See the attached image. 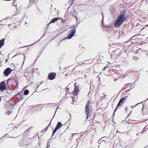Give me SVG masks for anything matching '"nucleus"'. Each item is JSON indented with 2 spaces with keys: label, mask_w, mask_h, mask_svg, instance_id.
I'll return each mask as SVG.
<instances>
[{
  "label": "nucleus",
  "mask_w": 148,
  "mask_h": 148,
  "mask_svg": "<svg viewBox=\"0 0 148 148\" xmlns=\"http://www.w3.org/2000/svg\"><path fill=\"white\" fill-rule=\"evenodd\" d=\"M85 112L87 114L86 119L88 117H90L92 112V106L90 101H88L85 107Z\"/></svg>",
  "instance_id": "f257e3e1"
},
{
  "label": "nucleus",
  "mask_w": 148,
  "mask_h": 148,
  "mask_svg": "<svg viewBox=\"0 0 148 148\" xmlns=\"http://www.w3.org/2000/svg\"><path fill=\"white\" fill-rule=\"evenodd\" d=\"M125 18L124 17V15H119L115 23L114 26L116 27L120 26L122 23L125 21Z\"/></svg>",
  "instance_id": "f03ea898"
},
{
  "label": "nucleus",
  "mask_w": 148,
  "mask_h": 148,
  "mask_svg": "<svg viewBox=\"0 0 148 148\" xmlns=\"http://www.w3.org/2000/svg\"><path fill=\"white\" fill-rule=\"evenodd\" d=\"M127 97H124L121 98L120 99L116 107V108H115V109L114 110V113L113 114V116L114 115L115 112L117 110L118 107H119V106H121V107L122 106V105H121V104H122L124 103V101L126 100V98Z\"/></svg>",
  "instance_id": "7ed1b4c3"
},
{
  "label": "nucleus",
  "mask_w": 148,
  "mask_h": 148,
  "mask_svg": "<svg viewBox=\"0 0 148 148\" xmlns=\"http://www.w3.org/2000/svg\"><path fill=\"white\" fill-rule=\"evenodd\" d=\"M77 27V25L72 26L73 29L71 31L70 34L68 35L67 37V38L69 39H71L73 36L76 32V28Z\"/></svg>",
  "instance_id": "20e7f679"
},
{
  "label": "nucleus",
  "mask_w": 148,
  "mask_h": 148,
  "mask_svg": "<svg viewBox=\"0 0 148 148\" xmlns=\"http://www.w3.org/2000/svg\"><path fill=\"white\" fill-rule=\"evenodd\" d=\"M18 82L17 77H12L9 78L7 81V82H8L11 83H14L15 82Z\"/></svg>",
  "instance_id": "39448f33"
},
{
  "label": "nucleus",
  "mask_w": 148,
  "mask_h": 148,
  "mask_svg": "<svg viewBox=\"0 0 148 148\" xmlns=\"http://www.w3.org/2000/svg\"><path fill=\"white\" fill-rule=\"evenodd\" d=\"M6 86L5 82H1L0 83V90L3 91L6 90Z\"/></svg>",
  "instance_id": "423d86ee"
},
{
  "label": "nucleus",
  "mask_w": 148,
  "mask_h": 148,
  "mask_svg": "<svg viewBox=\"0 0 148 148\" xmlns=\"http://www.w3.org/2000/svg\"><path fill=\"white\" fill-rule=\"evenodd\" d=\"M12 71V69L10 68H8L4 70L3 73L5 76H7Z\"/></svg>",
  "instance_id": "0eeeda50"
},
{
  "label": "nucleus",
  "mask_w": 148,
  "mask_h": 148,
  "mask_svg": "<svg viewBox=\"0 0 148 148\" xmlns=\"http://www.w3.org/2000/svg\"><path fill=\"white\" fill-rule=\"evenodd\" d=\"M56 73H50L48 75V79L50 80L53 79L56 76Z\"/></svg>",
  "instance_id": "6e6552de"
},
{
  "label": "nucleus",
  "mask_w": 148,
  "mask_h": 148,
  "mask_svg": "<svg viewBox=\"0 0 148 148\" xmlns=\"http://www.w3.org/2000/svg\"><path fill=\"white\" fill-rule=\"evenodd\" d=\"M141 109L142 111V114L143 115H145L148 113V108H143V106Z\"/></svg>",
  "instance_id": "1a4fd4ad"
},
{
  "label": "nucleus",
  "mask_w": 148,
  "mask_h": 148,
  "mask_svg": "<svg viewBox=\"0 0 148 148\" xmlns=\"http://www.w3.org/2000/svg\"><path fill=\"white\" fill-rule=\"evenodd\" d=\"M79 89L78 87L77 86H75L74 90L73 93L74 95H77V93L79 92Z\"/></svg>",
  "instance_id": "9d476101"
},
{
  "label": "nucleus",
  "mask_w": 148,
  "mask_h": 148,
  "mask_svg": "<svg viewBox=\"0 0 148 148\" xmlns=\"http://www.w3.org/2000/svg\"><path fill=\"white\" fill-rule=\"evenodd\" d=\"M18 143L19 146L22 147L26 145V144L25 143L24 141L23 140H20Z\"/></svg>",
  "instance_id": "9b49d317"
},
{
  "label": "nucleus",
  "mask_w": 148,
  "mask_h": 148,
  "mask_svg": "<svg viewBox=\"0 0 148 148\" xmlns=\"http://www.w3.org/2000/svg\"><path fill=\"white\" fill-rule=\"evenodd\" d=\"M5 39L2 38L0 40V48L4 45Z\"/></svg>",
  "instance_id": "f8f14e48"
},
{
  "label": "nucleus",
  "mask_w": 148,
  "mask_h": 148,
  "mask_svg": "<svg viewBox=\"0 0 148 148\" xmlns=\"http://www.w3.org/2000/svg\"><path fill=\"white\" fill-rule=\"evenodd\" d=\"M62 125V124L60 122H58L56 127L58 129L60 128Z\"/></svg>",
  "instance_id": "ddd939ff"
},
{
  "label": "nucleus",
  "mask_w": 148,
  "mask_h": 148,
  "mask_svg": "<svg viewBox=\"0 0 148 148\" xmlns=\"http://www.w3.org/2000/svg\"><path fill=\"white\" fill-rule=\"evenodd\" d=\"M58 20V18H54L53 19H52L51 21H50V23H49V25L51 23H54L55 22L57 21Z\"/></svg>",
  "instance_id": "4468645a"
},
{
  "label": "nucleus",
  "mask_w": 148,
  "mask_h": 148,
  "mask_svg": "<svg viewBox=\"0 0 148 148\" xmlns=\"http://www.w3.org/2000/svg\"><path fill=\"white\" fill-rule=\"evenodd\" d=\"M139 104H140V106H144V104L143 103H138L137 104H136L135 106H131V108H134L137 105H139Z\"/></svg>",
  "instance_id": "2eb2a0df"
},
{
  "label": "nucleus",
  "mask_w": 148,
  "mask_h": 148,
  "mask_svg": "<svg viewBox=\"0 0 148 148\" xmlns=\"http://www.w3.org/2000/svg\"><path fill=\"white\" fill-rule=\"evenodd\" d=\"M29 90H28L26 89L24 91V95H27L29 93Z\"/></svg>",
  "instance_id": "dca6fc26"
},
{
  "label": "nucleus",
  "mask_w": 148,
  "mask_h": 148,
  "mask_svg": "<svg viewBox=\"0 0 148 148\" xmlns=\"http://www.w3.org/2000/svg\"><path fill=\"white\" fill-rule=\"evenodd\" d=\"M58 130L57 128L56 127L54 130H53V134L52 135L51 137L53 136V135L55 134V133Z\"/></svg>",
  "instance_id": "f3484780"
},
{
  "label": "nucleus",
  "mask_w": 148,
  "mask_h": 148,
  "mask_svg": "<svg viewBox=\"0 0 148 148\" xmlns=\"http://www.w3.org/2000/svg\"><path fill=\"white\" fill-rule=\"evenodd\" d=\"M133 59L135 60H138V58L136 56H134L133 57Z\"/></svg>",
  "instance_id": "a211bd4d"
},
{
  "label": "nucleus",
  "mask_w": 148,
  "mask_h": 148,
  "mask_svg": "<svg viewBox=\"0 0 148 148\" xmlns=\"http://www.w3.org/2000/svg\"><path fill=\"white\" fill-rule=\"evenodd\" d=\"M51 121L50 122V123L49 124V125L47 127H46L44 130H42V131H43L44 130H45L44 131H46V130H47L48 127L51 124Z\"/></svg>",
  "instance_id": "6ab92c4d"
},
{
  "label": "nucleus",
  "mask_w": 148,
  "mask_h": 148,
  "mask_svg": "<svg viewBox=\"0 0 148 148\" xmlns=\"http://www.w3.org/2000/svg\"><path fill=\"white\" fill-rule=\"evenodd\" d=\"M110 67V66H109L108 65H107L106 66L104 67V68H103V70H105L106 69V68H109Z\"/></svg>",
  "instance_id": "aec40b11"
},
{
  "label": "nucleus",
  "mask_w": 148,
  "mask_h": 148,
  "mask_svg": "<svg viewBox=\"0 0 148 148\" xmlns=\"http://www.w3.org/2000/svg\"><path fill=\"white\" fill-rule=\"evenodd\" d=\"M16 85L15 86V88H17L18 87V82H16Z\"/></svg>",
  "instance_id": "412c9836"
},
{
  "label": "nucleus",
  "mask_w": 148,
  "mask_h": 148,
  "mask_svg": "<svg viewBox=\"0 0 148 148\" xmlns=\"http://www.w3.org/2000/svg\"><path fill=\"white\" fill-rule=\"evenodd\" d=\"M49 143L48 142L46 146V148H48L49 147Z\"/></svg>",
  "instance_id": "4be33fe9"
},
{
  "label": "nucleus",
  "mask_w": 148,
  "mask_h": 148,
  "mask_svg": "<svg viewBox=\"0 0 148 148\" xmlns=\"http://www.w3.org/2000/svg\"><path fill=\"white\" fill-rule=\"evenodd\" d=\"M130 84V83L127 84H125V85L124 88V89H125L126 88V86L127 85H128V84Z\"/></svg>",
  "instance_id": "5701e85b"
},
{
  "label": "nucleus",
  "mask_w": 148,
  "mask_h": 148,
  "mask_svg": "<svg viewBox=\"0 0 148 148\" xmlns=\"http://www.w3.org/2000/svg\"><path fill=\"white\" fill-rule=\"evenodd\" d=\"M12 6H15L16 5H15V4H14V2L12 3Z\"/></svg>",
  "instance_id": "b1692460"
},
{
  "label": "nucleus",
  "mask_w": 148,
  "mask_h": 148,
  "mask_svg": "<svg viewBox=\"0 0 148 148\" xmlns=\"http://www.w3.org/2000/svg\"><path fill=\"white\" fill-rule=\"evenodd\" d=\"M145 55H146L147 56H148V53L147 52L145 53Z\"/></svg>",
  "instance_id": "393cba45"
},
{
  "label": "nucleus",
  "mask_w": 148,
  "mask_h": 148,
  "mask_svg": "<svg viewBox=\"0 0 148 148\" xmlns=\"http://www.w3.org/2000/svg\"><path fill=\"white\" fill-rule=\"evenodd\" d=\"M130 89H129V90H125V92H128V91L130 90Z\"/></svg>",
  "instance_id": "a878e982"
},
{
  "label": "nucleus",
  "mask_w": 148,
  "mask_h": 148,
  "mask_svg": "<svg viewBox=\"0 0 148 148\" xmlns=\"http://www.w3.org/2000/svg\"><path fill=\"white\" fill-rule=\"evenodd\" d=\"M127 107H126L125 108V110L127 111Z\"/></svg>",
  "instance_id": "bb28decb"
},
{
  "label": "nucleus",
  "mask_w": 148,
  "mask_h": 148,
  "mask_svg": "<svg viewBox=\"0 0 148 148\" xmlns=\"http://www.w3.org/2000/svg\"><path fill=\"white\" fill-rule=\"evenodd\" d=\"M134 37H133L131 38V40H133L134 39Z\"/></svg>",
  "instance_id": "cd10ccee"
},
{
  "label": "nucleus",
  "mask_w": 148,
  "mask_h": 148,
  "mask_svg": "<svg viewBox=\"0 0 148 148\" xmlns=\"http://www.w3.org/2000/svg\"><path fill=\"white\" fill-rule=\"evenodd\" d=\"M40 40V39L38 41H37V42H38V41H39ZM35 42V43H36V42ZM34 44H34H32L31 45H30V46L32 45H33Z\"/></svg>",
  "instance_id": "c85d7f7f"
},
{
  "label": "nucleus",
  "mask_w": 148,
  "mask_h": 148,
  "mask_svg": "<svg viewBox=\"0 0 148 148\" xmlns=\"http://www.w3.org/2000/svg\"><path fill=\"white\" fill-rule=\"evenodd\" d=\"M75 18H76V21H77V17H76V16H75Z\"/></svg>",
  "instance_id": "c756f323"
},
{
  "label": "nucleus",
  "mask_w": 148,
  "mask_h": 148,
  "mask_svg": "<svg viewBox=\"0 0 148 148\" xmlns=\"http://www.w3.org/2000/svg\"><path fill=\"white\" fill-rule=\"evenodd\" d=\"M77 134V133H75V134H72L73 135H75V134Z\"/></svg>",
  "instance_id": "7c9ffc66"
},
{
  "label": "nucleus",
  "mask_w": 148,
  "mask_h": 148,
  "mask_svg": "<svg viewBox=\"0 0 148 148\" xmlns=\"http://www.w3.org/2000/svg\"><path fill=\"white\" fill-rule=\"evenodd\" d=\"M23 97H21V99H23Z\"/></svg>",
  "instance_id": "2f4dec72"
},
{
  "label": "nucleus",
  "mask_w": 148,
  "mask_h": 148,
  "mask_svg": "<svg viewBox=\"0 0 148 148\" xmlns=\"http://www.w3.org/2000/svg\"><path fill=\"white\" fill-rule=\"evenodd\" d=\"M103 95H104V97H103V98H104L105 97L106 95H104V94L103 93Z\"/></svg>",
  "instance_id": "473e14b6"
},
{
  "label": "nucleus",
  "mask_w": 148,
  "mask_h": 148,
  "mask_svg": "<svg viewBox=\"0 0 148 148\" xmlns=\"http://www.w3.org/2000/svg\"><path fill=\"white\" fill-rule=\"evenodd\" d=\"M58 108V107H57V109H56V112H56V111H57V110Z\"/></svg>",
  "instance_id": "72a5a7b5"
},
{
  "label": "nucleus",
  "mask_w": 148,
  "mask_h": 148,
  "mask_svg": "<svg viewBox=\"0 0 148 148\" xmlns=\"http://www.w3.org/2000/svg\"><path fill=\"white\" fill-rule=\"evenodd\" d=\"M72 100L73 101V102H74L75 101H74V99H73V98H72Z\"/></svg>",
  "instance_id": "f704fd0d"
},
{
  "label": "nucleus",
  "mask_w": 148,
  "mask_h": 148,
  "mask_svg": "<svg viewBox=\"0 0 148 148\" xmlns=\"http://www.w3.org/2000/svg\"><path fill=\"white\" fill-rule=\"evenodd\" d=\"M7 61H8L7 59L6 60H5V62H7Z\"/></svg>",
  "instance_id": "c9c22d12"
},
{
  "label": "nucleus",
  "mask_w": 148,
  "mask_h": 148,
  "mask_svg": "<svg viewBox=\"0 0 148 148\" xmlns=\"http://www.w3.org/2000/svg\"><path fill=\"white\" fill-rule=\"evenodd\" d=\"M1 98L0 97V102L1 101Z\"/></svg>",
  "instance_id": "e433bc0d"
},
{
  "label": "nucleus",
  "mask_w": 148,
  "mask_h": 148,
  "mask_svg": "<svg viewBox=\"0 0 148 148\" xmlns=\"http://www.w3.org/2000/svg\"><path fill=\"white\" fill-rule=\"evenodd\" d=\"M132 86H131L130 87L131 88H132Z\"/></svg>",
  "instance_id": "4c0bfd02"
},
{
  "label": "nucleus",
  "mask_w": 148,
  "mask_h": 148,
  "mask_svg": "<svg viewBox=\"0 0 148 148\" xmlns=\"http://www.w3.org/2000/svg\"><path fill=\"white\" fill-rule=\"evenodd\" d=\"M66 89H67L68 90H69V88H68L67 87H66Z\"/></svg>",
  "instance_id": "58836bf2"
},
{
  "label": "nucleus",
  "mask_w": 148,
  "mask_h": 148,
  "mask_svg": "<svg viewBox=\"0 0 148 148\" xmlns=\"http://www.w3.org/2000/svg\"><path fill=\"white\" fill-rule=\"evenodd\" d=\"M51 104V103H49V104Z\"/></svg>",
  "instance_id": "ea45409f"
},
{
  "label": "nucleus",
  "mask_w": 148,
  "mask_h": 148,
  "mask_svg": "<svg viewBox=\"0 0 148 148\" xmlns=\"http://www.w3.org/2000/svg\"><path fill=\"white\" fill-rule=\"evenodd\" d=\"M55 115V114H54V115L53 116V117H54V116Z\"/></svg>",
  "instance_id": "a19ab883"
},
{
  "label": "nucleus",
  "mask_w": 148,
  "mask_h": 148,
  "mask_svg": "<svg viewBox=\"0 0 148 148\" xmlns=\"http://www.w3.org/2000/svg\"><path fill=\"white\" fill-rule=\"evenodd\" d=\"M55 115V114H54V115L53 116V117H54V116Z\"/></svg>",
  "instance_id": "79ce46f5"
},
{
  "label": "nucleus",
  "mask_w": 148,
  "mask_h": 148,
  "mask_svg": "<svg viewBox=\"0 0 148 148\" xmlns=\"http://www.w3.org/2000/svg\"><path fill=\"white\" fill-rule=\"evenodd\" d=\"M55 115V114H54V115L53 116V117H54V116Z\"/></svg>",
  "instance_id": "37998d69"
},
{
  "label": "nucleus",
  "mask_w": 148,
  "mask_h": 148,
  "mask_svg": "<svg viewBox=\"0 0 148 148\" xmlns=\"http://www.w3.org/2000/svg\"><path fill=\"white\" fill-rule=\"evenodd\" d=\"M55 115V114H54V115L53 116V117H54V116Z\"/></svg>",
  "instance_id": "c03bdc74"
},
{
  "label": "nucleus",
  "mask_w": 148,
  "mask_h": 148,
  "mask_svg": "<svg viewBox=\"0 0 148 148\" xmlns=\"http://www.w3.org/2000/svg\"><path fill=\"white\" fill-rule=\"evenodd\" d=\"M55 115V114H54V115L53 116V117H54V116Z\"/></svg>",
  "instance_id": "a18cd8bd"
},
{
  "label": "nucleus",
  "mask_w": 148,
  "mask_h": 148,
  "mask_svg": "<svg viewBox=\"0 0 148 148\" xmlns=\"http://www.w3.org/2000/svg\"><path fill=\"white\" fill-rule=\"evenodd\" d=\"M102 14H103V13H102ZM102 16H103V15H102Z\"/></svg>",
  "instance_id": "49530a36"
},
{
  "label": "nucleus",
  "mask_w": 148,
  "mask_h": 148,
  "mask_svg": "<svg viewBox=\"0 0 148 148\" xmlns=\"http://www.w3.org/2000/svg\"><path fill=\"white\" fill-rule=\"evenodd\" d=\"M135 81L134 82V83H133L134 84L135 83Z\"/></svg>",
  "instance_id": "de8ad7c7"
},
{
  "label": "nucleus",
  "mask_w": 148,
  "mask_h": 148,
  "mask_svg": "<svg viewBox=\"0 0 148 148\" xmlns=\"http://www.w3.org/2000/svg\"><path fill=\"white\" fill-rule=\"evenodd\" d=\"M16 27V26H14V27Z\"/></svg>",
  "instance_id": "09e8293b"
},
{
  "label": "nucleus",
  "mask_w": 148,
  "mask_h": 148,
  "mask_svg": "<svg viewBox=\"0 0 148 148\" xmlns=\"http://www.w3.org/2000/svg\"><path fill=\"white\" fill-rule=\"evenodd\" d=\"M18 95V94H17L16 95Z\"/></svg>",
  "instance_id": "8fccbe9b"
},
{
  "label": "nucleus",
  "mask_w": 148,
  "mask_h": 148,
  "mask_svg": "<svg viewBox=\"0 0 148 148\" xmlns=\"http://www.w3.org/2000/svg\"><path fill=\"white\" fill-rule=\"evenodd\" d=\"M109 64H110L109 62H108Z\"/></svg>",
  "instance_id": "3c124183"
},
{
  "label": "nucleus",
  "mask_w": 148,
  "mask_h": 148,
  "mask_svg": "<svg viewBox=\"0 0 148 148\" xmlns=\"http://www.w3.org/2000/svg\"><path fill=\"white\" fill-rule=\"evenodd\" d=\"M26 23H26V22H25V24H26Z\"/></svg>",
  "instance_id": "603ef678"
},
{
  "label": "nucleus",
  "mask_w": 148,
  "mask_h": 148,
  "mask_svg": "<svg viewBox=\"0 0 148 148\" xmlns=\"http://www.w3.org/2000/svg\"><path fill=\"white\" fill-rule=\"evenodd\" d=\"M67 92H68V91H67V92H66V93H67Z\"/></svg>",
  "instance_id": "864d4df0"
},
{
  "label": "nucleus",
  "mask_w": 148,
  "mask_h": 148,
  "mask_svg": "<svg viewBox=\"0 0 148 148\" xmlns=\"http://www.w3.org/2000/svg\"><path fill=\"white\" fill-rule=\"evenodd\" d=\"M67 92H68V91H67V92H66V93H67Z\"/></svg>",
  "instance_id": "5fc2aeb1"
},
{
  "label": "nucleus",
  "mask_w": 148,
  "mask_h": 148,
  "mask_svg": "<svg viewBox=\"0 0 148 148\" xmlns=\"http://www.w3.org/2000/svg\"><path fill=\"white\" fill-rule=\"evenodd\" d=\"M71 148H72L71 147Z\"/></svg>",
  "instance_id": "6e6d98bb"
}]
</instances>
